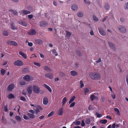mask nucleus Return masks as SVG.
I'll return each mask as SVG.
<instances>
[{
	"mask_svg": "<svg viewBox=\"0 0 128 128\" xmlns=\"http://www.w3.org/2000/svg\"><path fill=\"white\" fill-rule=\"evenodd\" d=\"M89 75L90 77L93 80H98L100 78V75L98 73L91 72Z\"/></svg>",
	"mask_w": 128,
	"mask_h": 128,
	"instance_id": "f257e3e1",
	"label": "nucleus"
},
{
	"mask_svg": "<svg viewBox=\"0 0 128 128\" xmlns=\"http://www.w3.org/2000/svg\"><path fill=\"white\" fill-rule=\"evenodd\" d=\"M14 65L18 66H22L24 65L23 62L21 60H18L15 61L14 62Z\"/></svg>",
	"mask_w": 128,
	"mask_h": 128,
	"instance_id": "f03ea898",
	"label": "nucleus"
},
{
	"mask_svg": "<svg viewBox=\"0 0 128 128\" xmlns=\"http://www.w3.org/2000/svg\"><path fill=\"white\" fill-rule=\"evenodd\" d=\"M32 88L34 92L36 94H38L40 92L39 87L36 85L34 86Z\"/></svg>",
	"mask_w": 128,
	"mask_h": 128,
	"instance_id": "7ed1b4c3",
	"label": "nucleus"
},
{
	"mask_svg": "<svg viewBox=\"0 0 128 128\" xmlns=\"http://www.w3.org/2000/svg\"><path fill=\"white\" fill-rule=\"evenodd\" d=\"M6 43L8 44L14 46H16L18 45L17 42L14 41L9 40L6 42Z\"/></svg>",
	"mask_w": 128,
	"mask_h": 128,
	"instance_id": "20e7f679",
	"label": "nucleus"
},
{
	"mask_svg": "<svg viewBox=\"0 0 128 128\" xmlns=\"http://www.w3.org/2000/svg\"><path fill=\"white\" fill-rule=\"evenodd\" d=\"M98 30L100 34L103 36H105L106 35V33L104 30L102 28H98Z\"/></svg>",
	"mask_w": 128,
	"mask_h": 128,
	"instance_id": "39448f33",
	"label": "nucleus"
},
{
	"mask_svg": "<svg viewBox=\"0 0 128 128\" xmlns=\"http://www.w3.org/2000/svg\"><path fill=\"white\" fill-rule=\"evenodd\" d=\"M31 76L29 75H26L23 77V79L26 82L30 81L31 78Z\"/></svg>",
	"mask_w": 128,
	"mask_h": 128,
	"instance_id": "423d86ee",
	"label": "nucleus"
},
{
	"mask_svg": "<svg viewBox=\"0 0 128 128\" xmlns=\"http://www.w3.org/2000/svg\"><path fill=\"white\" fill-rule=\"evenodd\" d=\"M14 85L13 84H10L7 88V90L8 91H10L12 90L14 88Z\"/></svg>",
	"mask_w": 128,
	"mask_h": 128,
	"instance_id": "0eeeda50",
	"label": "nucleus"
},
{
	"mask_svg": "<svg viewBox=\"0 0 128 128\" xmlns=\"http://www.w3.org/2000/svg\"><path fill=\"white\" fill-rule=\"evenodd\" d=\"M48 23L44 21H41L39 22V26H40L44 27L47 26Z\"/></svg>",
	"mask_w": 128,
	"mask_h": 128,
	"instance_id": "6e6552de",
	"label": "nucleus"
},
{
	"mask_svg": "<svg viewBox=\"0 0 128 128\" xmlns=\"http://www.w3.org/2000/svg\"><path fill=\"white\" fill-rule=\"evenodd\" d=\"M118 30L120 32L122 33H124L126 32V29L124 27L120 26L118 28Z\"/></svg>",
	"mask_w": 128,
	"mask_h": 128,
	"instance_id": "1a4fd4ad",
	"label": "nucleus"
},
{
	"mask_svg": "<svg viewBox=\"0 0 128 128\" xmlns=\"http://www.w3.org/2000/svg\"><path fill=\"white\" fill-rule=\"evenodd\" d=\"M36 32L35 30L34 29H31L28 33V34L29 35H34L35 34H36Z\"/></svg>",
	"mask_w": 128,
	"mask_h": 128,
	"instance_id": "9d476101",
	"label": "nucleus"
},
{
	"mask_svg": "<svg viewBox=\"0 0 128 128\" xmlns=\"http://www.w3.org/2000/svg\"><path fill=\"white\" fill-rule=\"evenodd\" d=\"M78 5L76 4H74L71 6V9L73 10H76L78 8Z\"/></svg>",
	"mask_w": 128,
	"mask_h": 128,
	"instance_id": "9b49d317",
	"label": "nucleus"
},
{
	"mask_svg": "<svg viewBox=\"0 0 128 128\" xmlns=\"http://www.w3.org/2000/svg\"><path fill=\"white\" fill-rule=\"evenodd\" d=\"M19 54L21 55L24 59H26L27 56L26 54L22 52L21 51H20L19 52Z\"/></svg>",
	"mask_w": 128,
	"mask_h": 128,
	"instance_id": "f8f14e48",
	"label": "nucleus"
},
{
	"mask_svg": "<svg viewBox=\"0 0 128 128\" xmlns=\"http://www.w3.org/2000/svg\"><path fill=\"white\" fill-rule=\"evenodd\" d=\"M45 76L50 79H52L53 78V74L51 73H46L45 74Z\"/></svg>",
	"mask_w": 128,
	"mask_h": 128,
	"instance_id": "ddd939ff",
	"label": "nucleus"
},
{
	"mask_svg": "<svg viewBox=\"0 0 128 128\" xmlns=\"http://www.w3.org/2000/svg\"><path fill=\"white\" fill-rule=\"evenodd\" d=\"M43 104L44 105H46L48 102V98L46 97H45L43 98Z\"/></svg>",
	"mask_w": 128,
	"mask_h": 128,
	"instance_id": "4468645a",
	"label": "nucleus"
},
{
	"mask_svg": "<svg viewBox=\"0 0 128 128\" xmlns=\"http://www.w3.org/2000/svg\"><path fill=\"white\" fill-rule=\"evenodd\" d=\"M64 108L63 107L61 108L59 110L58 113V115H62L63 114Z\"/></svg>",
	"mask_w": 128,
	"mask_h": 128,
	"instance_id": "2eb2a0df",
	"label": "nucleus"
},
{
	"mask_svg": "<svg viewBox=\"0 0 128 128\" xmlns=\"http://www.w3.org/2000/svg\"><path fill=\"white\" fill-rule=\"evenodd\" d=\"M27 90L29 94H31L32 92V86H30L28 87L27 88Z\"/></svg>",
	"mask_w": 128,
	"mask_h": 128,
	"instance_id": "dca6fc26",
	"label": "nucleus"
},
{
	"mask_svg": "<svg viewBox=\"0 0 128 128\" xmlns=\"http://www.w3.org/2000/svg\"><path fill=\"white\" fill-rule=\"evenodd\" d=\"M108 44L111 48L114 50L115 49V46L114 44L110 42H108Z\"/></svg>",
	"mask_w": 128,
	"mask_h": 128,
	"instance_id": "f3484780",
	"label": "nucleus"
},
{
	"mask_svg": "<svg viewBox=\"0 0 128 128\" xmlns=\"http://www.w3.org/2000/svg\"><path fill=\"white\" fill-rule=\"evenodd\" d=\"M22 12V14H24V15H26L28 14H30L31 13V12L30 11L26 10H23ZM19 12L20 14H22L20 12Z\"/></svg>",
	"mask_w": 128,
	"mask_h": 128,
	"instance_id": "a211bd4d",
	"label": "nucleus"
},
{
	"mask_svg": "<svg viewBox=\"0 0 128 128\" xmlns=\"http://www.w3.org/2000/svg\"><path fill=\"white\" fill-rule=\"evenodd\" d=\"M43 68L45 70L51 72H52L51 69L48 66H44Z\"/></svg>",
	"mask_w": 128,
	"mask_h": 128,
	"instance_id": "6ab92c4d",
	"label": "nucleus"
},
{
	"mask_svg": "<svg viewBox=\"0 0 128 128\" xmlns=\"http://www.w3.org/2000/svg\"><path fill=\"white\" fill-rule=\"evenodd\" d=\"M18 23L22 25L25 27H26L27 26V24L24 21H19L18 22Z\"/></svg>",
	"mask_w": 128,
	"mask_h": 128,
	"instance_id": "aec40b11",
	"label": "nucleus"
},
{
	"mask_svg": "<svg viewBox=\"0 0 128 128\" xmlns=\"http://www.w3.org/2000/svg\"><path fill=\"white\" fill-rule=\"evenodd\" d=\"M35 42L36 43H38L40 45H41L42 43V40L40 39H36Z\"/></svg>",
	"mask_w": 128,
	"mask_h": 128,
	"instance_id": "412c9836",
	"label": "nucleus"
},
{
	"mask_svg": "<svg viewBox=\"0 0 128 128\" xmlns=\"http://www.w3.org/2000/svg\"><path fill=\"white\" fill-rule=\"evenodd\" d=\"M70 73L71 75L72 76H74L76 75L78 73L76 72L74 70H72L70 71Z\"/></svg>",
	"mask_w": 128,
	"mask_h": 128,
	"instance_id": "4be33fe9",
	"label": "nucleus"
},
{
	"mask_svg": "<svg viewBox=\"0 0 128 128\" xmlns=\"http://www.w3.org/2000/svg\"><path fill=\"white\" fill-rule=\"evenodd\" d=\"M78 16L79 17H82L83 16V13L82 12H79L77 13Z\"/></svg>",
	"mask_w": 128,
	"mask_h": 128,
	"instance_id": "5701e85b",
	"label": "nucleus"
},
{
	"mask_svg": "<svg viewBox=\"0 0 128 128\" xmlns=\"http://www.w3.org/2000/svg\"><path fill=\"white\" fill-rule=\"evenodd\" d=\"M107 122V120L106 119L102 120L100 121V124H105Z\"/></svg>",
	"mask_w": 128,
	"mask_h": 128,
	"instance_id": "b1692460",
	"label": "nucleus"
},
{
	"mask_svg": "<svg viewBox=\"0 0 128 128\" xmlns=\"http://www.w3.org/2000/svg\"><path fill=\"white\" fill-rule=\"evenodd\" d=\"M9 11L11 12L14 15H18V13L16 10H12V9L9 10Z\"/></svg>",
	"mask_w": 128,
	"mask_h": 128,
	"instance_id": "393cba45",
	"label": "nucleus"
},
{
	"mask_svg": "<svg viewBox=\"0 0 128 128\" xmlns=\"http://www.w3.org/2000/svg\"><path fill=\"white\" fill-rule=\"evenodd\" d=\"M67 98L66 97H64L62 101V106H63L64 105V104L65 102L67 101Z\"/></svg>",
	"mask_w": 128,
	"mask_h": 128,
	"instance_id": "a878e982",
	"label": "nucleus"
},
{
	"mask_svg": "<svg viewBox=\"0 0 128 128\" xmlns=\"http://www.w3.org/2000/svg\"><path fill=\"white\" fill-rule=\"evenodd\" d=\"M75 98L76 97L75 96H72L71 99L69 100L68 102L69 104H70L74 100Z\"/></svg>",
	"mask_w": 128,
	"mask_h": 128,
	"instance_id": "bb28decb",
	"label": "nucleus"
},
{
	"mask_svg": "<svg viewBox=\"0 0 128 128\" xmlns=\"http://www.w3.org/2000/svg\"><path fill=\"white\" fill-rule=\"evenodd\" d=\"M14 96L12 94H9L8 96V98L9 99H12L14 98Z\"/></svg>",
	"mask_w": 128,
	"mask_h": 128,
	"instance_id": "cd10ccee",
	"label": "nucleus"
},
{
	"mask_svg": "<svg viewBox=\"0 0 128 128\" xmlns=\"http://www.w3.org/2000/svg\"><path fill=\"white\" fill-rule=\"evenodd\" d=\"M27 115L30 118H35L34 115L32 114L28 113Z\"/></svg>",
	"mask_w": 128,
	"mask_h": 128,
	"instance_id": "c85d7f7f",
	"label": "nucleus"
},
{
	"mask_svg": "<svg viewBox=\"0 0 128 128\" xmlns=\"http://www.w3.org/2000/svg\"><path fill=\"white\" fill-rule=\"evenodd\" d=\"M104 7L105 9L106 10H109L110 8V6L107 4H105Z\"/></svg>",
	"mask_w": 128,
	"mask_h": 128,
	"instance_id": "c756f323",
	"label": "nucleus"
},
{
	"mask_svg": "<svg viewBox=\"0 0 128 128\" xmlns=\"http://www.w3.org/2000/svg\"><path fill=\"white\" fill-rule=\"evenodd\" d=\"M2 34L6 36H8V32L6 30H4L2 32Z\"/></svg>",
	"mask_w": 128,
	"mask_h": 128,
	"instance_id": "7c9ffc66",
	"label": "nucleus"
},
{
	"mask_svg": "<svg viewBox=\"0 0 128 128\" xmlns=\"http://www.w3.org/2000/svg\"><path fill=\"white\" fill-rule=\"evenodd\" d=\"M6 70H5L3 69H2L1 70V73L2 75V76L4 75L5 74Z\"/></svg>",
	"mask_w": 128,
	"mask_h": 128,
	"instance_id": "2f4dec72",
	"label": "nucleus"
},
{
	"mask_svg": "<svg viewBox=\"0 0 128 128\" xmlns=\"http://www.w3.org/2000/svg\"><path fill=\"white\" fill-rule=\"evenodd\" d=\"M15 118L18 122H20L21 120V119L20 117L18 116H16L15 117Z\"/></svg>",
	"mask_w": 128,
	"mask_h": 128,
	"instance_id": "473e14b6",
	"label": "nucleus"
},
{
	"mask_svg": "<svg viewBox=\"0 0 128 128\" xmlns=\"http://www.w3.org/2000/svg\"><path fill=\"white\" fill-rule=\"evenodd\" d=\"M52 53L54 54H55L56 56H58V54L57 53L56 50L55 49H53L52 50Z\"/></svg>",
	"mask_w": 128,
	"mask_h": 128,
	"instance_id": "72a5a7b5",
	"label": "nucleus"
},
{
	"mask_svg": "<svg viewBox=\"0 0 128 128\" xmlns=\"http://www.w3.org/2000/svg\"><path fill=\"white\" fill-rule=\"evenodd\" d=\"M20 106L19 105H18L16 106L15 108L14 109V110H16V109H17L18 112H19V111L20 109Z\"/></svg>",
	"mask_w": 128,
	"mask_h": 128,
	"instance_id": "f704fd0d",
	"label": "nucleus"
},
{
	"mask_svg": "<svg viewBox=\"0 0 128 128\" xmlns=\"http://www.w3.org/2000/svg\"><path fill=\"white\" fill-rule=\"evenodd\" d=\"M80 88H82L84 86L83 81L82 80H80Z\"/></svg>",
	"mask_w": 128,
	"mask_h": 128,
	"instance_id": "c9c22d12",
	"label": "nucleus"
},
{
	"mask_svg": "<svg viewBox=\"0 0 128 128\" xmlns=\"http://www.w3.org/2000/svg\"><path fill=\"white\" fill-rule=\"evenodd\" d=\"M114 111L116 112H117L116 114H117L120 115V112L119 110L117 108H114Z\"/></svg>",
	"mask_w": 128,
	"mask_h": 128,
	"instance_id": "e433bc0d",
	"label": "nucleus"
},
{
	"mask_svg": "<svg viewBox=\"0 0 128 128\" xmlns=\"http://www.w3.org/2000/svg\"><path fill=\"white\" fill-rule=\"evenodd\" d=\"M90 119L88 118L86 119L85 122L86 124H89L90 123Z\"/></svg>",
	"mask_w": 128,
	"mask_h": 128,
	"instance_id": "4c0bfd02",
	"label": "nucleus"
},
{
	"mask_svg": "<svg viewBox=\"0 0 128 128\" xmlns=\"http://www.w3.org/2000/svg\"><path fill=\"white\" fill-rule=\"evenodd\" d=\"M4 110L5 112H8V106L7 104L5 105L4 107Z\"/></svg>",
	"mask_w": 128,
	"mask_h": 128,
	"instance_id": "58836bf2",
	"label": "nucleus"
},
{
	"mask_svg": "<svg viewBox=\"0 0 128 128\" xmlns=\"http://www.w3.org/2000/svg\"><path fill=\"white\" fill-rule=\"evenodd\" d=\"M95 98V96L94 95H92L90 96V98L91 101L94 100Z\"/></svg>",
	"mask_w": 128,
	"mask_h": 128,
	"instance_id": "ea45409f",
	"label": "nucleus"
},
{
	"mask_svg": "<svg viewBox=\"0 0 128 128\" xmlns=\"http://www.w3.org/2000/svg\"><path fill=\"white\" fill-rule=\"evenodd\" d=\"M20 100L24 101H26V100L25 98L23 96H21L20 97Z\"/></svg>",
	"mask_w": 128,
	"mask_h": 128,
	"instance_id": "a19ab883",
	"label": "nucleus"
},
{
	"mask_svg": "<svg viewBox=\"0 0 128 128\" xmlns=\"http://www.w3.org/2000/svg\"><path fill=\"white\" fill-rule=\"evenodd\" d=\"M66 36H70L71 35V34L70 32L68 31H66Z\"/></svg>",
	"mask_w": 128,
	"mask_h": 128,
	"instance_id": "79ce46f5",
	"label": "nucleus"
},
{
	"mask_svg": "<svg viewBox=\"0 0 128 128\" xmlns=\"http://www.w3.org/2000/svg\"><path fill=\"white\" fill-rule=\"evenodd\" d=\"M34 65H35L38 67H40L41 66L40 64L39 63H37L36 62H34Z\"/></svg>",
	"mask_w": 128,
	"mask_h": 128,
	"instance_id": "37998d69",
	"label": "nucleus"
},
{
	"mask_svg": "<svg viewBox=\"0 0 128 128\" xmlns=\"http://www.w3.org/2000/svg\"><path fill=\"white\" fill-rule=\"evenodd\" d=\"M80 121H77L75 123H74V124L76 125H79L80 124Z\"/></svg>",
	"mask_w": 128,
	"mask_h": 128,
	"instance_id": "c03bdc74",
	"label": "nucleus"
},
{
	"mask_svg": "<svg viewBox=\"0 0 128 128\" xmlns=\"http://www.w3.org/2000/svg\"><path fill=\"white\" fill-rule=\"evenodd\" d=\"M54 114V112L53 111L52 112L49 113L48 115V117H50L52 116Z\"/></svg>",
	"mask_w": 128,
	"mask_h": 128,
	"instance_id": "a18cd8bd",
	"label": "nucleus"
},
{
	"mask_svg": "<svg viewBox=\"0 0 128 128\" xmlns=\"http://www.w3.org/2000/svg\"><path fill=\"white\" fill-rule=\"evenodd\" d=\"M11 26V28L12 30L17 29L16 27H15L14 25L13 24H12Z\"/></svg>",
	"mask_w": 128,
	"mask_h": 128,
	"instance_id": "49530a36",
	"label": "nucleus"
},
{
	"mask_svg": "<svg viewBox=\"0 0 128 128\" xmlns=\"http://www.w3.org/2000/svg\"><path fill=\"white\" fill-rule=\"evenodd\" d=\"M75 103L74 102H73L69 106L70 108H72L75 105Z\"/></svg>",
	"mask_w": 128,
	"mask_h": 128,
	"instance_id": "de8ad7c7",
	"label": "nucleus"
},
{
	"mask_svg": "<svg viewBox=\"0 0 128 128\" xmlns=\"http://www.w3.org/2000/svg\"><path fill=\"white\" fill-rule=\"evenodd\" d=\"M25 84L26 82L24 81H22L20 82V84L21 85H24Z\"/></svg>",
	"mask_w": 128,
	"mask_h": 128,
	"instance_id": "09e8293b",
	"label": "nucleus"
},
{
	"mask_svg": "<svg viewBox=\"0 0 128 128\" xmlns=\"http://www.w3.org/2000/svg\"><path fill=\"white\" fill-rule=\"evenodd\" d=\"M112 97L113 99H114L116 98V95L114 93H112L111 94Z\"/></svg>",
	"mask_w": 128,
	"mask_h": 128,
	"instance_id": "8fccbe9b",
	"label": "nucleus"
},
{
	"mask_svg": "<svg viewBox=\"0 0 128 128\" xmlns=\"http://www.w3.org/2000/svg\"><path fill=\"white\" fill-rule=\"evenodd\" d=\"M96 114L98 118H100L102 116V115H101L100 114H99L98 112H96Z\"/></svg>",
	"mask_w": 128,
	"mask_h": 128,
	"instance_id": "3c124183",
	"label": "nucleus"
},
{
	"mask_svg": "<svg viewBox=\"0 0 128 128\" xmlns=\"http://www.w3.org/2000/svg\"><path fill=\"white\" fill-rule=\"evenodd\" d=\"M89 88H86L84 90V92L85 93H86L87 92H89Z\"/></svg>",
	"mask_w": 128,
	"mask_h": 128,
	"instance_id": "603ef678",
	"label": "nucleus"
},
{
	"mask_svg": "<svg viewBox=\"0 0 128 128\" xmlns=\"http://www.w3.org/2000/svg\"><path fill=\"white\" fill-rule=\"evenodd\" d=\"M23 118L24 119L26 120H28V117L26 115H24L23 116Z\"/></svg>",
	"mask_w": 128,
	"mask_h": 128,
	"instance_id": "864d4df0",
	"label": "nucleus"
},
{
	"mask_svg": "<svg viewBox=\"0 0 128 128\" xmlns=\"http://www.w3.org/2000/svg\"><path fill=\"white\" fill-rule=\"evenodd\" d=\"M94 20L96 21H98V18L95 16H93Z\"/></svg>",
	"mask_w": 128,
	"mask_h": 128,
	"instance_id": "5fc2aeb1",
	"label": "nucleus"
},
{
	"mask_svg": "<svg viewBox=\"0 0 128 128\" xmlns=\"http://www.w3.org/2000/svg\"><path fill=\"white\" fill-rule=\"evenodd\" d=\"M81 125L82 126H85L84 122L83 120L82 121Z\"/></svg>",
	"mask_w": 128,
	"mask_h": 128,
	"instance_id": "6e6d98bb",
	"label": "nucleus"
},
{
	"mask_svg": "<svg viewBox=\"0 0 128 128\" xmlns=\"http://www.w3.org/2000/svg\"><path fill=\"white\" fill-rule=\"evenodd\" d=\"M28 16L29 18L31 19L32 18L33 16L32 14H30L28 15Z\"/></svg>",
	"mask_w": 128,
	"mask_h": 128,
	"instance_id": "4d7b16f0",
	"label": "nucleus"
},
{
	"mask_svg": "<svg viewBox=\"0 0 128 128\" xmlns=\"http://www.w3.org/2000/svg\"><path fill=\"white\" fill-rule=\"evenodd\" d=\"M50 92H52V90L51 88L48 86L46 88Z\"/></svg>",
	"mask_w": 128,
	"mask_h": 128,
	"instance_id": "13d9d810",
	"label": "nucleus"
},
{
	"mask_svg": "<svg viewBox=\"0 0 128 128\" xmlns=\"http://www.w3.org/2000/svg\"><path fill=\"white\" fill-rule=\"evenodd\" d=\"M92 106L91 105H90L88 108V110H92Z\"/></svg>",
	"mask_w": 128,
	"mask_h": 128,
	"instance_id": "bf43d9fd",
	"label": "nucleus"
},
{
	"mask_svg": "<svg viewBox=\"0 0 128 128\" xmlns=\"http://www.w3.org/2000/svg\"><path fill=\"white\" fill-rule=\"evenodd\" d=\"M28 45L29 46H31L33 45L32 43L31 42H28Z\"/></svg>",
	"mask_w": 128,
	"mask_h": 128,
	"instance_id": "052dcab7",
	"label": "nucleus"
},
{
	"mask_svg": "<svg viewBox=\"0 0 128 128\" xmlns=\"http://www.w3.org/2000/svg\"><path fill=\"white\" fill-rule=\"evenodd\" d=\"M101 60L100 58H99L98 60L96 61V63H99L101 62Z\"/></svg>",
	"mask_w": 128,
	"mask_h": 128,
	"instance_id": "680f3d73",
	"label": "nucleus"
},
{
	"mask_svg": "<svg viewBox=\"0 0 128 128\" xmlns=\"http://www.w3.org/2000/svg\"><path fill=\"white\" fill-rule=\"evenodd\" d=\"M120 20L122 22H124V19L123 18H120Z\"/></svg>",
	"mask_w": 128,
	"mask_h": 128,
	"instance_id": "e2e57ef3",
	"label": "nucleus"
},
{
	"mask_svg": "<svg viewBox=\"0 0 128 128\" xmlns=\"http://www.w3.org/2000/svg\"><path fill=\"white\" fill-rule=\"evenodd\" d=\"M116 127V124L115 123H113L112 126V128H115Z\"/></svg>",
	"mask_w": 128,
	"mask_h": 128,
	"instance_id": "0e129e2a",
	"label": "nucleus"
},
{
	"mask_svg": "<svg viewBox=\"0 0 128 128\" xmlns=\"http://www.w3.org/2000/svg\"><path fill=\"white\" fill-rule=\"evenodd\" d=\"M108 18V16H105L104 18L103 19L102 22H104Z\"/></svg>",
	"mask_w": 128,
	"mask_h": 128,
	"instance_id": "69168bd1",
	"label": "nucleus"
},
{
	"mask_svg": "<svg viewBox=\"0 0 128 128\" xmlns=\"http://www.w3.org/2000/svg\"><path fill=\"white\" fill-rule=\"evenodd\" d=\"M22 94L23 95L25 96L26 94V92L24 90H23L22 92Z\"/></svg>",
	"mask_w": 128,
	"mask_h": 128,
	"instance_id": "338daca9",
	"label": "nucleus"
},
{
	"mask_svg": "<svg viewBox=\"0 0 128 128\" xmlns=\"http://www.w3.org/2000/svg\"><path fill=\"white\" fill-rule=\"evenodd\" d=\"M125 8L126 9H127L128 8V2H127L126 4Z\"/></svg>",
	"mask_w": 128,
	"mask_h": 128,
	"instance_id": "774afa93",
	"label": "nucleus"
}]
</instances>
